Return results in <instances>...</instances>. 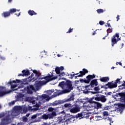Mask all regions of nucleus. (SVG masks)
<instances>
[{"mask_svg":"<svg viewBox=\"0 0 125 125\" xmlns=\"http://www.w3.org/2000/svg\"><path fill=\"white\" fill-rule=\"evenodd\" d=\"M0 60H5V57L2 56H0Z\"/></svg>","mask_w":125,"mask_h":125,"instance_id":"nucleus-49","label":"nucleus"},{"mask_svg":"<svg viewBox=\"0 0 125 125\" xmlns=\"http://www.w3.org/2000/svg\"><path fill=\"white\" fill-rule=\"evenodd\" d=\"M83 106L86 107V109L88 111H92L94 109L101 108L102 104L98 102L92 101V99H90L83 103Z\"/></svg>","mask_w":125,"mask_h":125,"instance_id":"nucleus-3","label":"nucleus"},{"mask_svg":"<svg viewBox=\"0 0 125 125\" xmlns=\"http://www.w3.org/2000/svg\"><path fill=\"white\" fill-rule=\"evenodd\" d=\"M28 14L31 15V16H33V15H37V13L33 10L28 11Z\"/></svg>","mask_w":125,"mask_h":125,"instance_id":"nucleus-34","label":"nucleus"},{"mask_svg":"<svg viewBox=\"0 0 125 125\" xmlns=\"http://www.w3.org/2000/svg\"><path fill=\"white\" fill-rule=\"evenodd\" d=\"M5 115L4 114H1L0 115V118H3V117H4Z\"/></svg>","mask_w":125,"mask_h":125,"instance_id":"nucleus-54","label":"nucleus"},{"mask_svg":"<svg viewBox=\"0 0 125 125\" xmlns=\"http://www.w3.org/2000/svg\"><path fill=\"white\" fill-rule=\"evenodd\" d=\"M88 118H89V113L87 111H83L82 112V118L88 119Z\"/></svg>","mask_w":125,"mask_h":125,"instance_id":"nucleus-23","label":"nucleus"},{"mask_svg":"<svg viewBox=\"0 0 125 125\" xmlns=\"http://www.w3.org/2000/svg\"><path fill=\"white\" fill-rule=\"evenodd\" d=\"M97 11L99 14H100V13H103V12H104V11L102 9H98Z\"/></svg>","mask_w":125,"mask_h":125,"instance_id":"nucleus-40","label":"nucleus"},{"mask_svg":"<svg viewBox=\"0 0 125 125\" xmlns=\"http://www.w3.org/2000/svg\"><path fill=\"white\" fill-rule=\"evenodd\" d=\"M74 121L75 117L70 114H65L57 117V122H59V123H65L66 125L74 123Z\"/></svg>","mask_w":125,"mask_h":125,"instance_id":"nucleus-5","label":"nucleus"},{"mask_svg":"<svg viewBox=\"0 0 125 125\" xmlns=\"http://www.w3.org/2000/svg\"><path fill=\"white\" fill-rule=\"evenodd\" d=\"M95 34H96V32H95V31H94V32L92 34L93 36H94V35H95Z\"/></svg>","mask_w":125,"mask_h":125,"instance_id":"nucleus-60","label":"nucleus"},{"mask_svg":"<svg viewBox=\"0 0 125 125\" xmlns=\"http://www.w3.org/2000/svg\"><path fill=\"white\" fill-rule=\"evenodd\" d=\"M103 114L104 117H107V116L109 115V112H108L107 111H104L103 113Z\"/></svg>","mask_w":125,"mask_h":125,"instance_id":"nucleus-42","label":"nucleus"},{"mask_svg":"<svg viewBox=\"0 0 125 125\" xmlns=\"http://www.w3.org/2000/svg\"><path fill=\"white\" fill-rule=\"evenodd\" d=\"M57 75H59L58 77H59V80H66V78H62V77H64L66 74L64 72H61L60 73L57 74Z\"/></svg>","mask_w":125,"mask_h":125,"instance_id":"nucleus-26","label":"nucleus"},{"mask_svg":"<svg viewBox=\"0 0 125 125\" xmlns=\"http://www.w3.org/2000/svg\"><path fill=\"white\" fill-rule=\"evenodd\" d=\"M2 16H3L4 18H6V17H8V16H10V13H9V12H4L2 14Z\"/></svg>","mask_w":125,"mask_h":125,"instance_id":"nucleus-31","label":"nucleus"},{"mask_svg":"<svg viewBox=\"0 0 125 125\" xmlns=\"http://www.w3.org/2000/svg\"><path fill=\"white\" fill-rule=\"evenodd\" d=\"M57 56H58V57H60L61 56V55H60V54H58Z\"/></svg>","mask_w":125,"mask_h":125,"instance_id":"nucleus-62","label":"nucleus"},{"mask_svg":"<svg viewBox=\"0 0 125 125\" xmlns=\"http://www.w3.org/2000/svg\"><path fill=\"white\" fill-rule=\"evenodd\" d=\"M15 12H16V9L15 8L11 9L9 11L10 14H13Z\"/></svg>","mask_w":125,"mask_h":125,"instance_id":"nucleus-35","label":"nucleus"},{"mask_svg":"<svg viewBox=\"0 0 125 125\" xmlns=\"http://www.w3.org/2000/svg\"><path fill=\"white\" fill-rule=\"evenodd\" d=\"M64 70V67L61 66V67H57L55 69V71L56 74H60L61 72H62Z\"/></svg>","mask_w":125,"mask_h":125,"instance_id":"nucleus-24","label":"nucleus"},{"mask_svg":"<svg viewBox=\"0 0 125 125\" xmlns=\"http://www.w3.org/2000/svg\"><path fill=\"white\" fill-rule=\"evenodd\" d=\"M24 97V95L21 93L19 94L16 97V101H19V100H21V99H23Z\"/></svg>","mask_w":125,"mask_h":125,"instance_id":"nucleus-28","label":"nucleus"},{"mask_svg":"<svg viewBox=\"0 0 125 125\" xmlns=\"http://www.w3.org/2000/svg\"><path fill=\"white\" fill-rule=\"evenodd\" d=\"M94 98L96 101H101L103 103L106 102L107 101V99L105 96L99 94H97L96 97H95Z\"/></svg>","mask_w":125,"mask_h":125,"instance_id":"nucleus-12","label":"nucleus"},{"mask_svg":"<svg viewBox=\"0 0 125 125\" xmlns=\"http://www.w3.org/2000/svg\"><path fill=\"white\" fill-rule=\"evenodd\" d=\"M111 94H112V92H109L107 93V95H111Z\"/></svg>","mask_w":125,"mask_h":125,"instance_id":"nucleus-55","label":"nucleus"},{"mask_svg":"<svg viewBox=\"0 0 125 125\" xmlns=\"http://www.w3.org/2000/svg\"><path fill=\"white\" fill-rule=\"evenodd\" d=\"M56 92H55L52 95V97H56L57 96H59V95H61L62 94H64V92L63 90H56Z\"/></svg>","mask_w":125,"mask_h":125,"instance_id":"nucleus-21","label":"nucleus"},{"mask_svg":"<svg viewBox=\"0 0 125 125\" xmlns=\"http://www.w3.org/2000/svg\"><path fill=\"white\" fill-rule=\"evenodd\" d=\"M21 76H22V77H23V73H22V74H19L18 75V76H19V77H21Z\"/></svg>","mask_w":125,"mask_h":125,"instance_id":"nucleus-56","label":"nucleus"},{"mask_svg":"<svg viewBox=\"0 0 125 125\" xmlns=\"http://www.w3.org/2000/svg\"><path fill=\"white\" fill-rule=\"evenodd\" d=\"M37 116H39V114H36L35 115H33L31 117V119H32V120L36 119V118H37Z\"/></svg>","mask_w":125,"mask_h":125,"instance_id":"nucleus-44","label":"nucleus"},{"mask_svg":"<svg viewBox=\"0 0 125 125\" xmlns=\"http://www.w3.org/2000/svg\"><path fill=\"white\" fill-rule=\"evenodd\" d=\"M16 83H18L16 84V87L18 88H22L25 85L24 83L21 80L16 79Z\"/></svg>","mask_w":125,"mask_h":125,"instance_id":"nucleus-18","label":"nucleus"},{"mask_svg":"<svg viewBox=\"0 0 125 125\" xmlns=\"http://www.w3.org/2000/svg\"><path fill=\"white\" fill-rule=\"evenodd\" d=\"M79 73H76V74H70V75L69 76V79H73V78H74V77H75V76H76V75H78Z\"/></svg>","mask_w":125,"mask_h":125,"instance_id":"nucleus-41","label":"nucleus"},{"mask_svg":"<svg viewBox=\"0 0 125 125\" xmlns=\"http://www.w3.org/2000/svg\"><path fill=\"white\" fill-rule=\"evenodd\" d=\"M16 102V100L12 101L11 102L8 103V105L9 106H13V105L15 104Z\"/></svg>","mask_w":125,"mask_h":125,"instance_id":"nucleus-39","label":"nucleus"},{"mask_svg":"<svg viewBox=\"0 0 125 125\" xmlns=\"http://www.w3.org/2000/svg\"><path fill=\"white\" fill-rule=\"evenodd\" d=\"M13 83H16V81H10L7 83L8 86H11V91H12V90L13 91H14V90H16V89H14L16 87V84H13Z\"/></svg>","mask_w":125,"mask_h":125,"instance_id":"nucleus-17","label":"nucleus"},{"mask_svg":"<svg viewBox=\"0 0 125 125\" xmlns=\"http://www.w3.org/2000/svg\"><path fill=\"white\" fill-rule=\"evenodd\" d=\"M60 114H62V115H65V111L63 110L62 111L60 112Z\"/></svg>","mask_w":125,"mask_h":125,"instance_id":"nucleus-52","label":"nucleus"},{"mask_svg":"<svg viewBox=\"0 0 125 125\" xmlns=\"http://www.w3.org/2000/svg\"><path fill=\"white\" fill-rule=\"evenodd\" d=\"M114 107H115L117 110H119V111H123L125 110V104L118 103L115 104H113Z\"/></svg>","mask_w":125,"mask_h":125,"instance_id":"nucleus-16","label":"nucleus"},{"mask_svg":"<svg viewBox=\"0 0 125 125\" xmlns=\"http://www.w3.org/2000/svg\"><path fill=\"white\" fill-rule=\"evenodd\" d=\"M118 41H121V38H120V35L119 33H117L111 38V45L114 46L115 44L118 42Z\"/></svg>","mask_w":125,"mask_h":125,"instance_id":"nucleus-9","label":"nucleus"},{"mask_svg":"<svg viewBox=\"0 0 125 125\" xmlns=\"http://www.w3.org/2000/svg\"><path fill=\"white\" fill-rule=\"evenodd\" d=\"M99 24H100V25L102 26L103 25H104V24H105V22L104 21H100Z\"/></svg>","mask_w":125,"mask_h":125,"instance_id":"nucleus-47","label":"nucleus"},{"mask_svg":"<svg viewBox=\"0 0 125 125\" xmlns=\"http://www.w3.org/2000/svg\"><path fill=\"white\" fill-rule=\"evenodd\" d=\"M116 18H117V21H119V20H120V17H119V15L117 16Z\"/></svg>","mask_w":125,"mask_h":125,"instance_id":"nucleus-53","label":"nucleus"},{"mask_svg":"<svg viewBox=\"0 0 125 125\" xmlns=\"http://www.w3.org/2000/svg\"><path fill=\"white\" fill-rule=\"evenodd\" d=\"M120 80H121V79H117L115 82L112 83H108L107 84H106V85H107L108 86V88L110 89L117 87V86H118V85L117 84V83H121Z\"/></svg>","mask_w":125,"mask_h":125,"instance_id":"nucleus-11","label":"nucleus"},{"mask_svg":"<svg viewBox=\"0 0 125 125\" xmlns=\"http://www.w3.org/2000/svg\"><path fill=\"white\" fill-rule=\"evenodd\" d=\"M88 86H89V85L85 86V89L83 91V93H85V94H86V93H88V90L86 89L87 87H88Z\"/></svg>","mask_w":125,"mask_h":125,"instance_id":"nucleus-37","label":"nucleus"},{"mask_svg":"<svg viewBox=\"0 0 125 125\" xmlns=\"http://www.w3.org/2000/svg\"><path fill=\"white\" fill-rule=\"evenodd\" d=\"M64 106L65 108H70L72 107V105L71 104H68V103L65 104H64Z\"/></svg>","mask_w":125,"mask_h":125,"instance_id":"nucleus-38","label":"nucleus"},{"mask_svg":"<svg viewBox=\"0 0 125 125\" xmlns=\"http://www.w3.org/2000/svg\"><path fill=\"white\" fill-rule=\"evenodd\" d=\"M30 116V114L28 113L26 115L25 117H29Z\"/></svg>","mask_w":125,"mask_h":125,"instance_id":"nucleus-59","label":"nucleus"},{"mask_svg":"<svg viewBox=\"0 0 125 125\" xmlns=\"http://www.w3.org/2000/svg\"><path fill=\"white\" fill-rule=\"evenodd\" d=\"M78 118H83V112H82L81 113H79L78 114Z\"/></svg>","mask_w":125,"mask_h":125,"instance_id":"nucleus-46","label":"nucleus"},{"mask_svg":"<svg viewBox=\"0 0 125 125\" xmlns=\"http://www.w3.org/2000/svg\"><path fill=\"white\" fill-rule=\"evenodd\" d=\"M88 72V71H87V69H85V68H83V71H80L79 75H78V76H75V79H77V78H80L81 77H83V76H84V75H85Z\"/></svg>","mask_w":125,"mask_h":125,"instance_id":"nucleus-19","label":"nucleus"},{"mask_svg":"<svg viewBox=\"0 0 125 125\" xmlns=\"http://www.w3.org/2000/svg\"><path fill=\"white\" fill-rule=\"evenodd\" d=\"M109 80V77H103L101 78L100 79V81H101V82H103V83H107V82H108Z\"/></svg>","mask_w":125,"mask_h":125,"instance_id":"nucleus-29","label":"nucleus"},{"mask_svg":"<svg viewBox=\"0 0 125 125\" xmlns=\"http://www.w3.org/2000/svg\"><path fill=\"white\" fill-rule=\"evenodd\" d=\"M124 83L120 86H119V90H122V89H125V82L124 81Z\"/></svg>","mask_w":125,"mask_h":125,"instance_id":"nucleus-33","label":"nucleus"},{"mask_svg":"<svg viewBox=\"0 0 125 125\" xmlns=\"http://www.w3.org/2000/svg\"><path fill=\"white\" fill-rule=\"evenodd\" d=\"M37 98L40 100V101H38V102H37L35 105H33V106H29V110H31V111H38V110L39 109V108H40V106L41 105H42V103H44L49 101V97L44 94L38 97Z\"/></svg>","mask_w":125,"mask_h":125,"instance_id":"nucleus-2","label":"nucleus"},{"mask_svg":"<svg viewBox=\"0 0 125 125\" xmlns=\"http://www.w3.org/2000/svg\"><path fill=\"white\" fill-rule=\"evenodd\" d=\"M65 83H66V82H65L64 81H62V82L59 83V86H60V87L62 88L63 90H64V89L65 88Z\"/></svg>","mask_w":125,"mask_h":125,"instance_id":"nucleus-30","label":"nucleus"},{"mask_svg":"<svg viewBox=\"0 0 125 125\" xmlns=\"http://www.w3.org/2000/svg\"><path fill=\"white\" fill-rule=\"evenodd\" d=\"M8 2H11V1H12V0H8Z\"/></svg>","mask_w":125,"mask_h":125,"instance_id":"nucleus-63","label":"nucleus"},{"mask_svg":"<svg viewBox=\"0 0 125 125\" xmlns=\"http://www.w3.org/2000/svg\"><path fill=\"white\" fill-rule=\"evenodd\" d=\"M74 87L73 86V84L72 82L69 80H67L65 82L64 89L62 90V92L63 93H68V92H70L71 90H73Z\"/></svg>","mask_w":125,"mask_h":125,"instance_id":"nucleus-7","label":"nucleus"},{"mask_svg":"<svg viewBox=\"0 0 125 125\" xmlns=\"http://www.w3.org/2000/svg\"><path fill=\"white\" fill-rule=\"evenodd\" d=\"M90 85L92 87H93V86H96L97 85H98V82H97V80L95 79L92 81L90 83Z\"/></svg>","mask_w":125,"mask_h":125,"instance_id":"nucleus-25","label":"nucleus"},{"mask_svg":"<svg viewBox=\"0 0 125 125\" xmlns=\"http://www.w3.org/2000/svg\"><path fill=\"white\" fill-rule=\"evenodd\" d=\"M94 90H95V91H98V90H99V86L95 87L94 88Z\"/></svg>","mask_w":125,"mask_h":125,"instance_id":"nucleus-45","label":"nucleus"},{"mask_svg":"<svg viewBox=\"0 0 125 125\" xmlns=\"http://www.w3.org/2000/svg\"><path fill=\"white\" fill-rule=\"evenodd\" d=\"M22 121L23 122H24V123H26L28 121V118L26 116H23L22 118Z\"/></svg>","mask_w":125,"mask_h":125,"instance_id":"nucleus-43","label":"nucleus"},{"mask_svg":"<svg viewBox=\"0 0 125 125\" xmlns=\"http://www.w3.org/2000/svg\"><path fill=\"white\" fill-rule=\"evenodd\" d=\"M97 118H98V121H100V120H101V119H102V117L100 116H97Z\"/></svg>","mask_w":125,"mask_h":125,"instance_id":"nucleus-51","label":"nucleus"},{"mask_svg":"<svg viewBox=\"0 0 125 125\" xmlns=\"http://www.w3.org/2000/svg\"><path fill=\"white\" fill-rule=\"evenodd\" d=\"M75 99V97L74 95H71L69 98L68 99H64L62 100H58V101H55L53 102V106H56L57 105H59L60 104H63L64 103H65V102H70V101H72V100H74Z\"/></svg>","mask_w":125,"mask_h":125,"instance_id":"nucleus-8","label":"nucleus"},{"mask_svg":"<svg viewBox=\"0 0 125 125\" xmlns=\"http://www.w3.org/2000/svg\"><path fill=\"white\" fill-rule=\"evenodd\" d=\"M20 15H21V13H19L18 15H17L18 17H19V16H20Z\"/></svg>","mask_w":125,"mask_h":125,"instance_id":"nucleus-61","label":"nucleus"},{"mask_svg":"<svg viewBox=\"0 0 125 125\" xmlns=\"http://www.w3.org/2000/svg\"><path fill=\"white\" fill-rule=\"evenodd\" d=\"M116 96L118 97V96H120L121 101L122 102H125V93H119L116 94Z\"/></svg>","mask_w":125,"mask_h":125,"instance_id":"nucleus-20","label":"nucleus"},{"mask_svg":"<svg viewBox=\"0 0 125 125\" xmlns=\"http://www.w3.org/2000/svg\"><path fill=\"white\" fill-rule=\"evenodd\" d=\"M107 25L108 27H111V25H110V23H107Z\"/></svg>","mask_w":125,"mask_h":125,"instance_id":"nucleus-58","label":"nucleus"},{"mask_svg":"<svg viewBox=\"0 0 125 125\" xmlns=\"http://www.w3.org/2000/svg\"><path fill=\"white\" fill-rule=\"evenodd\" d=\"M107 35L105 36V37H108V36H109V33H112V32H113V28H108L107 30Z\"/></svg>","mask_w":125,"mask_h":125,"instance_id":"nucleus-36","label":"nucleus"},{"mask_svg":"<svg viewBox=\"0 0 125 125\" xmlns=\"http://www.w3.org/2000/svg\"><path fill=\"white\" fill-rule=\"evenodd\" d=\"M117 63H118V64H119V65H122V62H117V63H116V64L117 65H118V64H117Z\"/></svg>","mask_w":125,"mask_h":125,"instance_id":"nucleus-57","label":"nucleus"},{"mask_svg":"<svg viewBox=\"0 0 125 125\" xmlns=\"http://www.w3.org/2000/svg\"><path fill=\"white\" fill-rule=\"evenodd\" d=\"M25 101H27L28 102H29V103H32V104H36V101L34 100V97H27L25 98Z\"/></svg>","mask_w":125,"mask_h":125,"instance_id":"nucleus-22","label":"nucleus"},{"mask_svg":"<svg viewBox=\"0 0 125 125\" xmlns=\"http://www.w3.org/2000/svg\"><path fill=\"white\" fill-rule=\"evenodd\" d=\"M94 78H95V75L94 74H93V75H89L86 76V79H80V82L81 83H89L91 80L94 79Z\"/></svg>","mask_w":125,"mask_h":125,"instance_id":"nucleus-10","label":"nucleus"},{"mask_svg":"<svg viewBox=\"0 0 125 125\" xmlns=\"http://www.w3.org/2000/svg\"><path fill=\"white\" fill-rule=\"evenodd\" d=\"M81 110V108L78 105H74L72 106V108L70 110L71 113H73V114H76V113H78V112H80Z\"/></svg>","mask_w":125,"mask_h":125,"instance_id":"nucleus-15","label":"nucleus"},{"mask_svg":"<svg viewBox=\"0 0 125 125\" xmlns=\"http://www.w3.org/2000/svg\"><path fill=\"white\" fill-rule=\"evenodd\" d=\"M33 74L31 75L32 81L34 82V81L38 80L35 82V84L33 85H29L26 86L27 93L28 94H33V91H38L39 89H41L42 85H44L46 84L47 83L50 82V81H53V80H56V77L52 78V75L48 74L45 77H42V74L39 71L34 70L33 71Z\"/></svg>","mask_w":125,"mask_h":125,"instance_id":"nucleus-1","label":"nucleus"},{"mask_svg":"<svg viewBox=\"0 0 125 125\" xmlns=\"http://www.w3.org/2000/svg\"><path fill=\"white\" fill-rule=\"evenodd\" d=\"M72 32H73V29H71V28H70L68 31H67L66 33H72Z\"/></svg>","mask_w":125,"mask_h":125,"instance_id":"nucleus-50","label":"nucleus"},{"mask_svg":"<svg viewBox=\"0 0 125 125\" xmlns=\"http://www.w3.org/2000/svg\"><path fill=\"white\" fill-rule=\"evenodd\" d=\"M104 120H107L109 121L110 123L112 122V118H110L109 117H107L106 118H105Z\"/></svg>","mask_w":125,"mask_h":125,"instance_id":"nucleus-48","label":"nucleus"},{"mask_svg":"<svg viewBox=\"0 0 125 125\" xmlns=\"http://www.w3.org/2000/svg\"><path fill=\"white\" fill-rule=\"evenodd\" d=\"M123 46H124V43H122V47H121V48H123Z\"/></svg>","mask_w":125,"mask_h":125,"instance_id":"nucleus-64","label":"nucleus"},{"mask_svg":"<svg viewBox=\"0 0 125 125\" xmlns=\"http://www.w3.org/2000/svg\"><path fill=\"white\" fill-rule=\"evenodd\" d=\"M11 115L8 114L1 119V124L2 125H8L12 122V118L16 117V105L14 106L12 111L10 112Z\"/></svg>","mask_w":125,"mask_h":125,"instance_id":"nucleus-4","label":"nucleus"},{"mask_svg":"<svg viewBox=\"0 0 125 125\" xmlns=\"http://www.w3.org/2000/svg\"><path fill=\"white\" fill-rule=\"evenodd\" d=\"M21 73L23 74V77L30 76V71L28 70H23L21 71Z\"/></svg>","mask_w":125,"mask_h":125,"instance_id":"nucleus-27","label":"nucleus"},{"mask_svg":"<svg viewBox=\"0 0 125 125\" xmlns=\"http://www.w3.org/2000/svg\"><path fill=\"white\" fill-rule=\"evenodd\" d=\"M4 88H5V87L3 86H0V97H2V96H4L6 94H8V93H10V92H11V90L6 91L5 90L4 91H2Z\"/></svg>","mask_w":125,"mask_h":125,"instance_id":"nucleus-14","label":"nucleus"},{"mask_svg":"<svg viewBox=\"0 0 125 125\" xmlns=\"http://www.w3.org/2000/svg\"><path fill=\"white\" fill-rule=\"evenodd\" d=\"M54 91V89H51V90H49L47 91V94L48 95H46L49 97V100L50 99V98H49V95H51L52 93H53Z\"/></svg>","mask_w":125,"mask_h":125,"instance_id":"nucleus-32","label":"nucleus"},{"mask_svg":"<svg viewBox=\"0 0 125 125\" xmlns=\"http://www.w3.org/2000/svg\"><path fill=\"white\" fill-rule=\"evenodd\" d=\"M20 113H21V114H26L27 113V109L23 108L22 109V106H16V116H17L18 114H20Z\"/></svg>","mask_w":125,"mask_h":125,"instance_id":"nucleus-13","label":"nucleus"},{"mask_svg":"<svg viewBox=\"0 0 125 125\" xmlns=\"http://www.w3.org/2000/svg\"><path fill=\"white\" fill-rule=\"evenodd\" d=\"M48 110L49 112H51L47 114H44L43 115H42V119H43V120L53 119V118L56 116V109L55 108L50 107L48 108Z\"/></svg>","mask_w":125,"mask_h":125,"instance_id":"nucleus-6","label":"nucleus"}]
</instances>
